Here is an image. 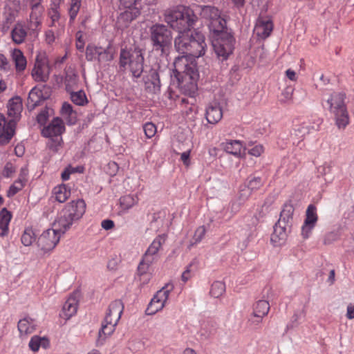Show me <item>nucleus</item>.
I'll list each match as a JSON object with an SVG mask.
<instances>
[{
    "instance_id": "nucleus-41",
    "label": "nucleus",
    "mask_w": 354,
    "mask_h": 354,
    "mask_svg": "<svg viewBox=\"0 0 354 354\" xmlns=\"http://www.w3.org/2000/svg\"><path fill=\"white\" fill-rule=\"evenodd\" d=\"M71 100L78 106H84L88 102L86 94L83 91L71 92Z\"/></svg>"
},
{
    "instance_id": "nucleus-15",
    "label": "nucleus",
    "mask_w": 354,
    "mask_h": 354,
    "mask_svg": "<svg viewBox=\"0 0 354 354\" xmlns=\"http://www.w3.org/2000/svg\"><path fill=\"white\" fill-rule=\"evenodd\" d=\"M273 23L268 17H259L257 21L254 32L261 39L268 37L273 30Z\"/></svg>"
},
{
    "instance_id": "nucleus-43",
    "label": "nucleus",
    "mask_w": 354,
    "mask_h": 354,
    "mask_svg": "<svg viewBox=\"0 0 354 354\" xmlns=\"http://www.w3.org/2000/svg\"><path fill=\"white\" fill-rule=\"evenodd\" d=\"M26 183L22 181L21 180L17 179L15 180L12 185L10 187L8 191V196L12 197L16 194H17L19 191H21L25 186Z\"/></svg>"
},
{
    "instance_id": "nucleus-29",
    "label": "nucleus",
    "mask_w": 354,
    "mask_h": 354,
    "mask_svg": "<svg viewBox=\"0 0 354 354\" xmlns=\"http://www.w3.org/2000/svg\"><path fill=\"white\" fill-rule=\"evenodd\" d=\"M49 346L50 341L47 337L38 335L32 336L28 343L29 348L35 353L37 352L40 348L46 349Z\"/></svg>"
},
{
    "instance_id": "nucleus-2",
    "label": "nucleus",
    "mask_w": 354,
    "mask_h": 354,
    "mask_svg": "<svg viewBox=\"0 0 354 354\" xmlns=\"http://www.w3.org/2000/svg\"><path fill=\"white\" fill-rule=\"evenodd\" d=\"M86 205L83 199L73 200L66 203L59 212L55 225L62 233L68 231L73 224L81 219L85 214Z\"/></svg>"
},
{
    "instance_id": "nucleus-22",
    "label": "nucleus",
    "mask_w": 354,
    "mask_h": 354,
    "mask_svg": "<svg viewBox=\"0 0 354 354\" xmlns=\"http://www.w3.org/2000/svg\"><path fill=\"white\" fill-rule=\"evenodd\" d=\"M338 129L344 130L350 124V116L347 107L331 113Z\"/></svg>"
},
{
    "instance_id": "nucleus-30",
    "label": "nucleus",
    "mask_w": 354,
    "mask_h": 354,
    "mask_svg": "<svg viewBox=\"0 0 354 354\" xmlns=\"http://www.w3.org/2000/svg\"><path fill=\"white\" fill-rule=\"evenodd\" d=\"M11 218V212L6 208L2 209L0 212V236H5L8 234Z\"/></svg>"
},
{
    "instance_id": "nucleus-14",
    "label": "nucleus",
    "mask_w": 354,
    "mask_h": 354,
    "mask_svg": "<svg viewBox=\"0 0 354 354\" xmlns=\"http://www.w3.org/2000/svg\"><path fill=\"white\" fill-rule=\"evenodd\" d=\"M270 304L266 300H259L253 305V312L248 319L251 324H259L270 310Z\"/></svg>"
},
{
    "instance_id": "nucleus-20",
    "label": "nucleus",
    "mask_w": 354,
    "mask_h": 354,
    "mask_svg": "<svg viewBox=\"0 0 354 354\" xmlns=\"http://www.w3.org/2000/svg\"><path fill=\"white\" fill-rule=\"evenodd\" d=\"M223 117V111L216 102L211 103L206 108L205 118L209 124H215L218 123Z\"/></svg>"
},
{
    "instance_id": "nucleus-62",
    "label": "nucleus",
    "mask_w": 354,
    "mask_h": 354,
    "mask_svg": "<svg viewBox=\"0 0 354 354\" xmlns=\"http://www.w3.org/2000/svg\"><path fill=\"white\" fill-rule=\"evenodd\" d=\"M192 266V264H189L186 268V270L182 274L181 278L184 282L187 281L188 279L191 278V267Z\"/></svg>"
},
{
    "instance_id": "nucleus-12",
    "label": "nucleus",
    "mask_w": 354,
    "mask_h": 354,
    "mask_svg": "<svg viewBox=\"0 0 354 354\" xmlns=\"http://www.w3.org/2000/svg\"><path fill=\"white\" fill-rule=\"evenodd\" d=\"M167 236L165 234L157 236L144 254L141 262L152 265L158 259V253L165 243Z\"/></svg>"
},
{
    "instance_id": "nucleus-53",
    "label": "nucleus",
    "mask_w": 354,
    "mask_h": 354,
    "mask_svg": "<svg viewBox=\"0 0 354 354\" xmlns=\"http://www.w3.org/2000/svg\"><path fill=\"white\" fill-rule=\"evenodd\" d=\"M41 21L39 20L38 17L34 15L33 13H31L30 17V22L28 26V28L33 32L36 31L38 28V27L40 26Z\"/></svg>"
},
{
    "instance_id": "nucleus-60",
    "label": "nucleus",
    "mask_w": 354,
    "mask_h": 354,
    "mask_svg": "<svg viewBox=\"0 0 354 354\" xmlns=\"http://www.w3.org/2000/svg\"><path fill=\"white\" fill-rule=\"evenodd\" d=\"M10 65L9 64L8 59L4 55L0 53V68L1 70L8 71V70H10Z\"/></svg>"
},
{
    "instance_id": "nucleus-63",
    "label": "nucleus",
    "mask_w": 354,
    "mask_h": 354,
    "mask_svg": "<svg viewBox=\"0 0 354 354\" xmlns=\"http://www.w3.org/2000/svg\"><path fill=\"white\" fill-rule=\"evenodd\" d=\"M338 239V236L335 232L328 233L324 240L326 244L330 243L332 241H336Z\"/></svg>"
},
{
    "instance_id": "nucleus-46",
    "label": "nucleus",
    "mask_w": 354,
    "mask_h": 354,
    "mask_svg": "<svg viewBox=\"0 0 354 354\" xmlns=\"http://www.w3.org/2000/svg\"><path fill=\"white\" fill-rule=\"evenodd\" d=\"M81 5V0H71L69 8L70 20L73 21L76 17Z\"/></svg>"
},
{
    "instance_id": "nucleus-52",
    "label": "nucleus",
    "mask_w": 354,
    "mask_h": 354,
    "mask_svg": "<svg viewBox=\"0 0 354 354\" xmlns=\"http://www.w3.org/2000/svg\"><path fill=\"white\" fill-rule=\"evenodd\" d=\"M333 164L332 162H326L318 168L319 173L324 176L332 172Z\"/></svg>"
},
{
    "instance_id": "nucleus-33",
    "label": "nucleus",
    "mask_w": 354,
    "mask_h": 354,
    "mask_svg": "<svg viewBox=\"0 0 354 354\" xmlns=\"http://www.w3.org/2000/svg\"><path fill=\"white\" fill-rule=\"evenodd\" d=\"M286 239V232L284 227L276 225L271 235V241L275 245H281Z\"/></svg>"
},
{
    "instance_id": "nucleus-38",
    "label": "nucleus",
    "mask_w": 354,
    "mask_h": 354,
    "mask_svg": "<svg viewBox=\"0 0 354 354\" xmlns=\"http://www.w3.org/2000/svg\"><path fill=\"white\" fill-rule=\"evenodd\" d=\"M323 122V120L319 118H317L315 119L313 124H307L304 122L301 124L302 129H306V131H304V134L301 136V138H304L306 135L312 133L313 131H317L320 129V126Z\"/></svg>"
},
{
    "instance_id": "nucleus-64",
    "label": "nucleus",
    "mask_w": 354,
    "mask_h": 354,
    "mask_svg": "<svg viewBox=\"0 0 354 354\" xmlns=\"http://www.w3.org/2000/svg\"><path fill=\"white\" fill-rule=\"evenodd\" d=\"M346 317L348 319H354V304H349L346 309Z\"/></svg>"
},
{
    "instance_id": "nucleus-57",
    "label": "nucleus",
    "mask_w": 354,
    "mask_h": 354,
    "mask_svg": "<svg viewBox=\"0 0 354 354\" xmlns=\"http://www.w3.org/2000/svg\"><path fill=\"white\" fill-rule=\"evenodd\" d=\"M192 149H189L180 153V160L186 167H189L191 165L190 154Z\"/></svg>"
},
{
    "instance_id": "nucleus-32",
    "label": "nucleus",
    "mask_w": 354,
    "mask_h": 354,
    "mask_svg": "<svg viewBox=\"0 0 354 354\" xmlns=\"http://www.w3.org/2000/svg\"><path fill=\"white\" fill-rule=\"evenodd\" d=\"M144 262H140L138 267V275L142 285L147 284L151 279L152 273L150 272V266Z\"/></svg>"
},
{
    "instance_id": "nucleus-58",
    "label": "nucleus",
    "mask_w": 354,
    "mask_h": 354,
    "mask_svg": "<svg viewBox=\"0 0 354 354\" xmlns=\"http://www.w3.org/2000/svg\"><path fill=\"white\" fill-rule=\"evenodd\" d=\"M48 118V111L46 109L41 110V112L37 115V122L41 125L46 124Z\"/></svg>"
},
{
    "instance_id": "nucleus-16",
    "label": "nucleus",
    "mask_w": 354,
    "mask_h": 354,
    "mask_svg": "<svg viewBox=\"0 0 354 354\" xmlns=\"http://www.w3.org/2000/svg\"><path fill=\"white\" fill-rule=\"evenodd\" d=\"M223 149L236 158H242L245 156L243 142L237 140H227L221 144Z\"/></svg>"
},
{
    "instance_id": "nucleus-3",
    "label": "nucleus",
    "mask_w": 354,
    "mask_h": 354,
    "mask_svg": "<svg viewBox=\"0 0 354 354\" xmlns=\"http://www.w3.org/2000/svg\"><path fill=\"white\" fill-rule=\"evenodd\" d=\"M124 308V304L120 299H115L109 304L99 330L97 344H103L105 339L114 333Z\"/></svg>"
},
{
    "instance_id": "nucleus-59",
    "label": "nucleus",
    "mask_w": 354,
    "mask_h": 354,
    "mask_svg": "<svg viewBox=\"0 0 354 354\" xmlns=\"http://www.w3.org/2000/svg\"><path fill=\"white\" fill-rule=\"evenodd\" d=\"M76 48L81 52L83 51L84 48V41L81 32H77L76 34Z\"/></svg>"
},
{
    "instance_id": "nucleus-34",
    "label": "nucleus",
    "mask_w": 354,
    "mask_h": 354,
    "mask_svg": "<svg viewBox=\"0 0 354 354\" xmlns=\"http://www.w3.org/2000/svg\"><path fill=\"white\" fill-rule=\"evenodd\" d=\"M295 208L290 203H286L280 214V218L279 223L283 221L284 223H288L292 219Z\"/></svg>"
},
{
    "instance_id": "nucleus-24",
    "label": "nucleus",
    "mask_w": 354,
    "mask_h": 354,
    "mask_svg": "<svg viewBox=\"0 0 354 354\" xmlns=\"http://www.w3.org/2000/svg\"><path fill=\"white\" fill-rule=\"evenodd\" d=\"M139 200L140 199L137 194H127L120 197L119 200L120 212H127L130 209L138 204Z\"/></svg>"
},
{
    "instance_id": "nucleus-26",
    "label": "nucleus",
    "mask_w": 354,
    "mask_h": 354,
    "mask_svg": "<svg viewBox=\"0 0 354 354\" xmlns=\"http://www.w3.org/2000/svg\"><path fill=\"white\" fill-rule=\"evenodd\" d=\"M17 327L21 335H28L35 331L37 324L34 319L26 317L19 321Z\"/></svg>"
},
{
    "instance_id": "nucleus-35",
    "label": "nucleus",
    "mask_w": 354,
    "mask_h": 354,
    "mask_svg": "<svg viewBox=\"0 0 354 354\" xmlns=\"http://www.w3.org/2000/svg\"><path fill=\"white\" fill-rule=\"evenodd\" d=\"M62 115L68 120L70 124H74L75 121V112L73 106L68 102H64L61 109Z\"/></svg>"
},
{
    "instance_id": "nucleus-36",
    "label": "nucleus",
    "mask_w": 354,
    "mask_h": 354,
    "mask_svg": "<svg viewBox=\"0 0 354 354\" xmlns=\"http://www.w3.org/2000/svg\"><path fill=\"white\" fill-rule=\"evenodd\" d=\"M115 55V50L111 44L109 43L108 46L103 48L102 47V51L98 57V62H110L113 59Z\"/></svg>"
},
{
    "instance_id": "nucleus-47",
    "label": "nucleus",
    "mask_w": 354,
    "mask_h": 354,
    "mask_svg": "<svg viewBox=\"0 0 354 354\" xmlns=\"http://www.w3.org/2000/svg\"><path fill=\"white\" fill-rule=\"evenodd\" d=\"M14 128L8 127L7 131L0 133V145H4L10 142L14 135Z\"/></svg>"
},
{
    "instance_id": "nucleus-48",
    "label": "nucleus",
    "mask_w": 354,
    "mask_h": 354,
    "mask_svg": "<svg viewBox=\"0 0 354 354\" xmlns=\"http://www.w3.org/2000/svg\"><path fill=\"white\" fill-rule=\"evenodd\" d=\"M265 149L264 147L261 144L254 145L251 148H249L248 150V153L249 155L259 157L264 153Z\"/></svg>"
},
{
    "instance_id": "nucleus-10",
    "label": "nucleus",
    "mask_w": 354,
    "mask_h": 354,
    "mask_svg": "<svg viewBox=\"0 0 354 354\" xmlns=\"http://www.w3.org/2000/svg\"><path fill=\"white\" fill-rule=\"evenodd\" d=\"M53 223V228L43 232L37 240L38 246L44 252L53 250L59 241L62 232Z\"/></svg>"
},
{
    "instance_id": "nucleus-54",
    "label": "nucleus",
    "mask_w": 354,
    "mask_h": 354,
    "mask_svg": "<svg viewBox=\"0 0 354 354\" xmlns=\"http://www.w3.org/2000/svg\"><path fill=\"white\" fill-rule=\"evenodd\" d=\"M16 171V167L12 162H7L3 170V176L6 178L12 177Z\"/></svg>"
},
{
    "instance_id": "nucleus-50",
    "label": "nucleus",
    "mask_w": 354,
    "mask_h": 354,
    "mask_svg": "<svg viewBox=\"0 0 354 354\" xmlns=\"http://www.w3.org/2000/svg\"><path fill=\"white\" fill-rule=\"evenodd\" d=\"M144 132L147 138H151L156 133V127L151 122L146 123L143 127Z\"/></svg>"
},
{
    "instance_id": "nucleus-19",
    "label": "nucleus",
    "mask_w": 354,
    "mask_h": 354,
    "mask_svg": "<svg viewBox=\"0 0 354 354\" xmlns=\"http://www.w3.org/2000/svg\"><path fill=\"white\" fill-rule=\"evenodd\" d=\"M77 295V293L71 295L64 303L61 315L64 319H68L77 313L78 304Z\"/></svg>"
},
{
    "instance_id": "nucleus-55",
    "label": "nucleus",
    "mask_w": 354,
    "mask_h": 354,
    "mask_svg": "<svg viewBox=\"0 0 354 354\" xmlns=\"http://www.w3.org/2000/svg\"><path fill=\"white\" fill-rule=\"evenodd\" d=\"M15 122L13 120H10L8 122H6L5 117L0 114V133L7 131V128H14Z\"/></svg>"
},
{
    "instance_id": "nucleus-45",
    "label": "nucleus",
    "mask_w": 354,
    "mask_h": 354,
    "mask_svg": "<svg viewBox=\"0 0 354 354\" xmlns=\"http://www.w3.org/2000/svg\"><path fill=\"white\" fill-rule=\"evenodd\" d=\"M263 185V182L261 177L251 176L249 178L248 187L251 191L259 189Z\"/></svg>"
},
{
    "instance_id": "nucleus-25",
    "label": "nucleus",
    "mask_w": 354,
    "mask_h": 354,
    "mask_svg": "<svg viewBox=\"0 0 354 354\" xmlns=\"http://www.w3.org/2000/svg\"><path fill=\"white\" fill-rule=\"evenodd\" d=\"M11 58L15 63V69L17 73H21L25 71L27 66V60L20 49L15 48L11 53Z\"/></svg>"
},
{
    "instance_id": "nucleus-37",
    "label": "nucleus",
    "mask_w": 354,
    "mask_h": 354,
    "mask_svg": "<svg viewBox=\"0 0 354 354\" xmlns=\"http://www.w3.org/2000/svg\"><path fill=\"white\" fill-rule=\"evenodd\" d=\"M317 220V207L314 205H309L306 212L304 223L316 225Z\"/></svg>"
},
{
    "instance_id": "nucleus-56",
    "label": "nucleus",
    "mask_w": 354,
    "mask_h": 354,
    "mask_svg": "<svg viewBox=\"0 0 354 354\" xmlns=\"http://www.w3.org/2000/svg\"><path fill=\"white\" fill-rule=\"evenodd\" d=\"M315 225L312 224H306V223L304 222V224L301 227V236L304 239H308L310 236L313 230Z\"/></svg>"
},
{
    "instance_id": "nucleus-1",
    "label": "nucleus",
    "mask_w": 354,
    "mask_h": 354,
    "mask_svg": "<svg viewBox=\"0 0 354 354\" xmlns=\"http://www.w3.org/2000/svg\"><path fill=\"white\" fill-rule=\"evenodd\" d=\"M165 21L171 28L178 32L174 46L176 50L183 54L175 59L174 62V77L178 81L180 91L185 95L193 96L197 91V80L199 75L196 60L188 55L189 44L192 38L191 28L198 19L192 9L183 6H177L165 11Z\"/></svg>"
},
{
    "instance_id": "nucleus-49",
    "label": "nucleus",
    "mask_w": 354,
    "mask_h": 354,
    "mask_svg": "<svg viewBox=\"0 0 354 354\" xmlns=\"http://www.w3.org/2000/svg\"><path fill=\"white\" fill-rule=\"evenodd\" d=\"M6 8L11 10L10 15L14 17L20 9V1L8 0L6 4Z\"/></svg>"
},
{
    "instance_id": "nucleus-21",
    "label": "nucleus",
    "mask_w": 354,
    "mask_h": 354,
    "mask_svg": "<svg viewBox=\"0 0 354 354\" xmlns=\"http://www.w3.org/2000/svg\"><path fill=\"white\" fill-rule=\"evenodd\" d=\"M23 109L22 100L20 97L16 96L11 98L8 103V113L12 117L13 122L17 120L21 115Z\"/></svg>"
},
{
    "instance_id": "nucleus-28",
    "label": "nucleus",
    "mask_w": 354,
    "mask_h": 354,
    "mask_svg": "<svg viewBox=\"0 0 354 354\" xmlns=\"http://www.w3.org/2000/svg\"><path fill=\"white\" fill-rule=\"evenodd\" d=\"M27 36L26 28L21 23H17L11 31V37L16 44H21Z\"/></svg>"
},
{
    "instance_id": "nucleus-4",
    "label": "nucleus",
    "mask_w": 354,
    "mask_h": 354,
    "mask_svg": "<svg viewBox=\"0 0 354 354\" xmlns=\"http://www.w3.org/2000/svg\"><path fill=\"white\" fill-rule=\"evenodd\" d=\"M120 69L129 71L133 77L138 78L144 70V56L140 50L122 48L119 58Z\"/></svg>"
},
{
    "instance_id": "nucleus-6",
    "label": "nucleus",
    "mask_w": 354,
    "mask_h": 354,
    "mask_svg": "<svg viewBox=\"0 0 354 354\" xmlns=\"http://www.w3.org/2000/svg\"><path fill=\"white\" fill-rule=\"evenodd\" d=\"M149 32L153 49L162 53H166L171 46V30L165 25L156 24L150 28Z\"/></svg>"
},
{
    "instance_id": "nucleus-42",
    "label": "nucleus",
    "mask_w": 354,
    "mask_h": 354,
    "mask_svg": "<svg viewBox=\"0 0 354 354\" xmlns=\"http://www.w3.org/2000/svg\"><path fill=\"white\" fill-rule=\"evenodd\" d=\"M36 236L31 228H27L21 235V241L24 246H30L35 241Z\"/></svg>"
},
{
    "instance_id": "nucleus-61",
    "label": "nucleus",
    "mask_w": 354,
    "mask_h": 354,
    "mask_svg": "<svg viewBox=\"0 0 354 354\" xmlns=\"http://www.w3.org/2000/svg\"><path fill=\"white\" fill-rule=\"evenodd\" d=\"M101 226L103 229L109 230L113 229L115 226V224L112 220L106 219L102 221Z\"/></svg>"
},
{
    "instance_id": "nucleus-13",
    "label": "nucleus",
    "mask_w": 354,
    "mask_h": 354,
    "mask_svg": "<svg viewBox=\"0 0 354 354\" xmlns=\"http://www.w3.org/2000/svg\"><path fill=\"white\" fill-rule=\"evenodd\" d=\"M65 131V127L62 119L59 118H54L51 122L46 127H44L41 131L43 136L46 138L56 137L58 145H60L62 138H57Z\"/></svg>"
},
{
    "instance_id": "nucleus-7",
    "label": "nucleus",
    "mask_w": 354,
    "mask_h": 354,
    "mask_svg": "<svg viewBox=\"0 0 354 354\" xmlns=\"http://www.w3.org/2000/svg\"><path fill=\"white\" fill-rule=\"evenodd\" d=\"M214 35L215 39L212 41V46L214 51L218 57L225 60L234 50L235 39L225 30L221 32H215Z\"/></svg>"
},
{
    "instance_id": "nucleus-31",
    "label": "nucleus",
    "mask_w": 354,
    "mask_h": 354,
    "mask_svg": "<svg viewBox=\"0 0 354 354\" xmlns=\"http://www.w3.org/2000/svg\"><path fill=\"white\" fill-rule=\"evenodd\" d=\"M42 91L37 87L32 88L27 100V106L29 109L32 110L37 106L41 101H42Z\"/></svg>"
},
{
    "instance_id": "nucleus-27",
    "label": "nucleus",
    "mask_w": 354,
    "mask_h": 354,
    "mask_svg": "<svg viewBox=\"0 0 354 354\" xmlns=\"http://www.w3.org/2000/svg\"><path fill=\"white\" fill-rule=\"evenodd\" d=\"M71 188L65 184H62L54 187L53 194L55 201L59 203H64L71 196Z\"/></svg>"
},
{
    "instance_id": "nucleus-17",
    "label": "nucleus",
    "mask_w": 354,
    "mask_h": 354,
    "mask_svg": "<svg viewBox=\"0 0 354 354\" xmlns=\"http://www.w3.org/2000/svg\"><path fill=\"white\" fill-rule=\"evenodd\" d=\"M345 97V94L341 92H333L328 96L326 102L330 113L347 107Z\"/></svg>"
},
{
    "instance_id": "nucleus-18",
    "label": "nucleus",
    "mask_w": 354,
    "mask_h": 354,
    "mask_svg": "<svg viewBox=\"0 0 354 354\" xmlns=\"http://www.w3.org/2000/svg\"><path fill=\"white\" fill-rule=\"evenodd\" d=\"M126 8L127 10L121 13L118 18L117 24L120 29L127 28L140 14V10L136 6Z\"/></svg>"
},
{
    "instance_id": "nucleus-23",
    "label": "nucleus",
    "mask_w": 354,
    "mask_h": 354,
    "mask_svg": "<svg viewBox=\"0 0 354 354\" xmlns=\"http://www.w3.org/2000/svg\"><path fill=\"white\" fill-rule=\"evenodd\" d=\"M144 81L146 89L150 92L155 93L160 89V81L159 75L156 70H150L148 75L145 77Z\"/></svg>"
},
{
    "instance_id": "nucleus-40",
    "label": "nucleus",
    "mask_w": 354,
    "mask_h": 354,
    "mask_svg": "<svg viewBox=\"0 0 354 354\" xmlns=\"http://www.w3.org/2000/svg\"><path fill=\"white\" fill-rule=\"evenodd\" d=\"M102 51L101 46H96L95 45L89 44L86 49V58L88 61L97 60L100 52Z\"/></svg>"
},
{
    "instance_id": "nucleus-5",
    "label": "nucleus",
    "mask_w": 354,
    "mask_h": 354,
    "mask_svg": "<svg viewBox=\"0 0 354 354\" xmlns=\"http://www.w3.org/2000/svg\"><path fill=\"white\" fill-rule=\"evenodd\" d=\"M193 11L208 22L209 28L213 33L221 32L226 29L225 16L217 8L211 6H196L195 10Z\"/></svg>"
},
{
    "instance_id": "nucleus-39",
    "label": "nucleus",
    "mask_w": 354,
    "mask_h": 354,
    "mask_svg": "<svg viewBox=\"0 0 354 354\" xmlns=\"http://www.w3.org/2000/svg\"><path fill=\"white\" fill-rule=\"evenodd\" d=\"M225 292V284L219 281H214L210 288L209 294L214 298H218Z\"/></svg>"
},
{
    "instance_id": "nucleus-8",
    "label": "nucleus",
    "mask_w": 354,
    "mask_h": 354,
    "mask_svg": "<svg viewBox=\"0 0 354 354\" xmlns=\"http://www.w3.org/2000/svg\"><path fill=\"white\" fill-rule=\"evenodd\" d=\"M51 66L49 60L46 55L39 54L37 55L31 75L35 81L39 82H46L50 76Z\"/></svg>"
},
{
    "instance_id": "nucleus-51",
    "label": "nucleus",
    "mask_w": 354,
    "mask_h": 354,
    "mask_svg": "<svg viewBox=\"0 0 354 354\" xmlns=\"http://www.w3.org/2000/svg\"><path fill=\"white\" fill-rule=\"evenodd\" d=\"M294 89L292 87H286L281 93L282 98L281 102L283 103H290L292 100Z\"/></svg>"
},
{
    "instance_id": "nucleus-9",
    "label": "nucleus",
    "mask_w": 354,
    "mask_h": 354,
    "mask_svg": "<svg viewBox=\"0 0 354 354\" xmlns=\"http://www.w3.org/2000/svg\"><path fill=\"white\" fill-rule=\"evenodd\" d=\"M173 290L174 286L170 283L165 284L160 290H159L148 305L146 310L147 313L148 315H154L157 312L161 310L165 307L169 298V295Z\"/></svg>"
},
{
    "instance_id": "nucleus-44",
    "label": "nucleus",
    "mask_w": 354,
    "mask_h": 354,
    "mask_svg": "<svg viewBox=\"0 0 354 354\" xmlns=\"http://www.w3.org/2000/svg\"><path fill=\"white\" fill-rule=\"evenodd\" d=\"M205 233L206 230L203 225L199 226L198 228H196L191 241L190 246H193L194 245L200 243L205 236Z\"/></svg>"
},
{
    "instance_id": "nucleus-11",
    "label": "nucleus",
    "mask_w": 354,
    "mask_h": 354,
    "mask_svg": "<svg viewBox=\"0 0 354 354\" xmlns=\"http://www.w3.org/2000/svg\"><path fill=\"white\" fill-rule=\"evenodd\" d=\"M206 48L207 44L204 35L199 31L193 30L187 56L192 60H195V58L205 54Z\"/></svg>"
}]
</instances>
